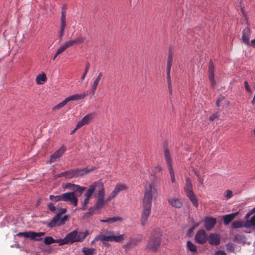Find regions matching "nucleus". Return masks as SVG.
Masks as SVG:
<instances>
[{
  "mask_svg": "<svg viewBox=\"0 0 255 255\" xmlns=\"http://www.w3.org/2000/svg\"><path fill=\"white\" fill-rule=\"evenodd\" d=\"M156 192V189L152 184H150L148 187L145 186V194L143 199L144 209L141 217V222L143 225L151 213L153 194Z\"/></svg>",
  "mask_w": 255,
  "mask_h": 255,
  "instance_id": "f257e3e1",
  "label": "nucleus"
},
{
  "mask_svg": "<svg viewBox=\"0 0 255 255\" xmlns=\"http://www.w3.org/2000/svg\"><path fill=\"white\" fill-rule=\"evenodd\" d=\"M163 232L159 228H155L151 234L147 244L146 249L154 252L158 251L161 243V236Z\"/></svg>",
  "mask_w": 255,
  "mask_h": 255,
  "instance_id": "f03ea898",
  "label": "nucleus"
},
{
  "mask_svg": "<svg viewBox=\"0 0 255 255\" xmlns=\"http://www.w3.org/2000/svg\"><path fill=\"white\" fill-rule=\"evenodd\" d=\"M87 95V94H85V93H83L81 94H74L73 95H71L70 96L66 98L64 101H63L62 102L60 103L58 105L54 106L52 108V110L54 111L57 109H59L63 106H64L68 102H70L71 101H74V100H78L80 99H83L85 98V97Z\"/></svg>",
  "mask_w": 255,
  "mask_h": 255,
  "instance_id": "7ed1b4c3",
  "label": "nucleus"
},
{
  "mask_svg": "<svg viewBox=\"0 0 255 255\" xmlns=\"http://www.w3.org/2000/svg\"><path fill=\"white\" fill-rule=\"evenodd\" d=\"M87 95V94H85V93H83L81 94H74L73 95H71L70 96L66 98L64 101H63L62 102L60 103L58 105L54 106L52 108V110L54 111L57 109H59L63 106H64L68 102H70L71 101H74V100H78L80 99H83L85 98V97Z\"/></svg>",
  "mask_w": 255,
  "mask_h": 255,
  "instance_id": "20e7f679",
  "label": "nucleus"
},
{
  "mask_svg": "<svg viewBox=\"0 0 255 255\" xmlns=\"http://www.w3.org/2000/svg\"><path fill=\"white\" fill-rule=\"evenodd\" d=\"M61 213L57 214L49 223L48 226L50 228L55 227L58 223V225H61L64 224L65 221L67 219V216L64 215L63 218L60 219Z\"/></svg>",
  "mask_w": 255,
  "mask_h": 255,
  "instance_id": "39448f33",
  "label": "nucleus"
},
{
  "mask_svg": "<svg viewBox=\"0 0 255 255\" xmlns=\"http://www.w3.org/2000/svg\"><path fill=\"white\" fill-rule=\"evenodd\" d=\"M208 240L207 234L204 229H200L197 231L195 235V241L200 244L205 243Z\"/></svg>",
  "mask_w": 255,
  "mask_h": 255,
  "instance_id": "423d86ee",
  "label": "nucleus"
},
{
  "mask_svg": "<svg viewBox=\"0 0 255 255\" xmlns=\"http://www.w3.org/2000/svg\"><path fill=\"white\" fill-rule=\"evenodd\" d=\"M63 201L70 202L74 206L77 205L78 199L74 192H67L63 194Z\"/></svg>",
  "mask_w": 255,
  "mask_h": 255,
  "instance_id": "0eeeda50",
  "label": "nucleus"
},
{
  "mask_svg": "<svg viewBox=\"0 0 255 255\" xmlns=\"http://www.w3.org/2000/svg\"><path fill=\"white\" fill-rule=\"evenodd\" d=\"M66 8L62 7L61 11V26L60 30L59 31V41L62 40V38L64 34V29L66 26Z\"/></svg>",
  "mask_w": 255,
  "mask_h": 255,
  "instance_id": "6e6552de",
  "label": "nucleus"
},
{
  "mask_svg": "<svg viewBox=\"0 0 255 255\" xmlns=\"http://www.w3.org/2000/svg\"><path fill=\"white\" fill-rule=\"evenodd\" d=\"M214 70L213 62L212 59H210L208 67V78L213 87H215L216 85V81L214 78Z\"/></svg>",
  "mask_w": 255,
  "mask_h": 255,
  "instance_id": "1a4fd4ad",
  "label": "nucleus"
},
{
  "mask_svg": "<svg viewBox=\"0 0 255 255\" xmlns=\"http://www.w3.org/2000/svg\"><path fill=\"white\" fill-rule=\"evenodd\" d=\"M66 147L63 145L58 150L50 156L49 162L52 163L60 158L66 151Z\"/></svg>",
  "mask_w": 255,
  "mask_h": 255,
  "instance_id": "9d476101",
  "label": "nucleus"
},
{
  "mask_svg": "<svg viewBox=\"0 0 255 255\" xmlns=\"http://www.w3.org/2000/svg\"><path fill=\"white\" fill-rule=\"evenodd\" d=\"M216 223V219L212 217H206L204 220V227L207 231L211 230Z\"/></svg>",
  "mask_w": 255,
  "mask_h": 255,
  "instance_id": "9b49d317",
  "label": "nucleus"
},
{
  "mask_svg": "<svg viewBox=\"0 0 255 255\" xmlns=\"http://www.w3.org/2000/svg\"><path fill=\"white\" fill-rule=\"evenodd\" d=\"M127 188L125 185L118 184L116 186L114 190L113 191L111 195L107 198L106 202L110 201L111 199L114 198L117 194L121 191L125 190Z\"/></svg>",
  "mask_w": 255,
  "mask_h": 255,
  "instance_id": "f8f14e48",
  "label": "nucleus"
},
{
  "mask_svg": "<svg viewBox=\"0 0 255 255\" xmlns=\"http://www.w3.org/2000/svg\"><path fill=\"white\" fill-rule=\"evenodd\" d=\"M209 243L211 245H218L220 243V237L216 233L210 234L208 238Z\"/></svg>",
  "mask_w": 255,
  "mask_h": 255,
  "instance_id": "ddd939ff",
  "label": "nucleus"
},
{
  "mask_svg": "<svg viewBox=\"0 0 255 255\" xmlns=\"http://www.w3.org/2000/svg\"><path fill=\"white\" fill-rule=\"evenodd\" d=\"M96 169L95 167H92L91 168L88 169L87 167H85L84 168H75L74 169L76 177L78 176H83L84 174H87L89 172H90Z\"/></svg>",
  "mask_w": 255,
  "mask_h": 255,
  "instance_id": "4468645a",
  "label": "nucleus"
},
{
  "mask_svg": "<svg viewBox=\"0 0 255 255\" xmlns=\"http://www.w3.org/2000/svg\"><path fill=\"white\" fill-rule=\"evenodd\" d=\"M239 214V213L238 211L224 216L223 217L224 224L226 225L229 224Z\"/></svg>",
  "mask_w": 255,
  "mask_h": 255,
  "instance_id": "2eb2a0df",
  "label": "nucleus"
},
{
  "mask_svg": "<svg viewBox=\"0 0 255 255\" xmlns=\"http://www.w3.org/2000/svg\"><path fill=\"white\" fill-rule=\"evenodd\" d=\"M84 38L82 36L80 35L73 40H68L66 42L68 44L69 47H70L74 45H78L79 44L83 43L84 42Z\"/></svg>",
  "mask_w": 255,
  "mask_h": 255,
  "instance_id": "dca6fc26",
  "label": "nucleus"
},
{
  "mask_svg": "<svg viewBox=\"0 0 255 255\" xmlns=\"http://www.w3.org/2000/svg\"><path fill=\"white\" fill-rule=\"evenodd\" d=\"M77 231H74L68 234L65 237L67 244H72L75 242H77L76 239Z\"/></svg>",
  "mask_w": 255,
  "mask_h": 255,
  "instance_id": "f3484780",
  "label": "nucleus"
},
{
  "mask_svg": "<svg viewBox=\"0 0 255 255\" xmlns=\"http://www.w3.org/2000/svg\"><path fill=\"white\" fill-rule=\"evenodd\" d=\"M168 202L170 205L176 208H180L183 206L182 201L179 198L169 199Z\"/></svg>",
  "mask_w": 255,
  "mask_h": 255,
  "instance_id": "a211bd4d",
  "label": "nucleus"
},
{
  "mask_svg": "<svg viewBox=\"0 0 255 255\" xmlns=\"http://www.w3.org/2000/svg\"><path fill=\"white\" fill-rule=\"evenodd\" d=\"M250 33V28L248 27L245 28L242 32V40L243 42L246 44L249 45V35Z\"/></svg>",
  "mask_w": 255,
  "mask_h": 255,
  "instance_id": "6ab92c4d",
  "label": "nucleus"
},
{
  "mask_svg": "<svg viewBox=\"0 0 255 255\" xmlns=\"http://www.w3.org/2000/svg\"><path fill=\"white\" fill-rule=\"evenodd\" d=\"M186 194L194 206L197 207L198 206V199L196 198L193 191L186 193Z\"/></svg>",
  "mask_w": 255,
  "mask_h": 255,
  "instance_id": "aec40b11",
  "label": "nucleus"
},
{
  "mask_svg": "<svg viewBox=\"0 0 255 255\" xmlns=\"http://www.w3.org/2000/svg\"><path fill=\"white\" fill-rule=\"evenodd\" d=\"M47 80V77L45 73L42 72L38 74L36 78V81L38 84H42Z\"/></svg>",
  "mask_w": 255,
  "mask_h": 255,
  "instance_id": "412c9836",
  "label": "nucleus"
},
{
  "mask_svg": "<svg viewBox=\"0 0 255 255\" xmlns=\"http://www.w3.org/2000/svg\"><path fill=\"white\" fill-rule=\"evenodd\" d=\"M171 69V68L167 67V79L168 86V89L169 90V93H170V95H172V88L171 80V76H170Z\"/></svg>",
  "mask_w": 255,
  "mask_h": 255,
  "instance_id": "4be33fe9",
  "label": "nucleus"
},
{
  "mask_svg": "<svg viewBox=\"0 0 255 255\" xmlns=\"http://www.w3.org/2000/svg\"><path fill=\"white\" fill-rule=\"evenodd\" d=\"M165 157L167 163L168 164V167H172V158L170 154L169 150L167 148L164 151Z\"/></svg>",
  "mask_w": 255,
  "mask_h": 255,
  "instance_id": "5701e85b",
  "label": "nucleus"
},
{
  "mask_svg": "<svg viewBox=\"0 0 255 255\" xmlns=\"http://www.w3.org/2000/svg\"><path fill=\"white\" fill-rule=\"evenodd\" d=\"M244 227L248 228L253 227L255 229V214L252 217L250 220H247L245 222Z\"/></svg>",
  "mask_w": 255,
  "mask_h": 255,
  "instance_id": "b1692460",
  "label": "nucleus"
},
{
  "mask_svg": "<svg viewBox=\"0 0 255 255\" xmlns=\"http://www.w3.org/2000/svg\"><path fill=\"white\" fill-rule=\"evenodd\" d=\"M91 118V116L89 114L86 115L84 116L81 120L79 121L78 122V126H83V125L88 124Z\"/></svg>",
  "mask_w": 255,
  "mask_h": 255,
  "instance_id": "393cba45",
  "label": "nucleus"
},
{
  "mask_svg": "<svg viewBox=\"0 0 255 255\" xmlns=\"http://www.w3.org/2000/svg\"><path fill=\"white\" fill-rule=\"evenodd\" d=\"M184 191L185 193L193 191L192 184L191 180L188 177L186 179V186L184 187Z\"/></svg>",
  "mask_w": 255,
  "mask_h": 255,
  "instance_id": "a878e982",
  "label": "nucleus"
},
{
  "mask_svg": "<svg viewBox=\"0 0 255 255\" xmlns=\"http://www.w3.org/2000/svg\"><path fill=\"white\" fill-rule=\"evenodd\" d=\"M124 240L123 235H120L119 236L110 235V241H114L118 243L122 242Z\"/></svg>",
  "mask_w": 255,
  "mask_h": 255,
  "instance_id": "bb28decb",
  "label": "nucleus"
},
{
  "mask_svg": "<svg viewBox=\"0 0 255 255\" xmlns=\"http://www.w3.org/2000/svg\"><path fill=\"white\" fill-rule=\"evenodd\" d=\"M96 186H97V184L95 183L94 184L91 185L89 186V189L87 190V191L85 194V196H86V198L90 199V198L92 196V194L94 192Z\"/></svg>",
  "mask_w": 255,
  "mask_h": 255,
  "instance_id": "cd10ccee",
  "label": "nucleus"
},
{
  "mask_svg": "<svg viewBox=\"0 0 255 255\" xmlns=\"http://www.w3.org/2000/svg\"><path fill=\"white\" fill-rule=\"evenodd\" d=\"M122 220H123V219L122 217H115L110 218L107 220H102L101 221L102 222H104V223H112V222H115L117 221H122Z\"/></svg>",
  "mask_w": 255,
  "mask_h": 255,
  "instance_id": "c85d7f7f",
  "label": "nucleus"
},
{
  "mask_svg": "<svg viewBox=\"0 0 255 255\" xmlns=\"http://www.w3.org/2000/svg\"><path fill=\"white\" fill-rule=\"evenodd\" d=\"M231 226L233 228H240L244 227V223L242 221H235L232 223Z\"/></svg>",
  "mask_w": 255,
  "mask_h": 255,
  "instance_id": "c756f323",
  "label": "nucleus"
},
{
  "mask_svg": "<svg viewBox=\"0 0 255 255\" xmlns=\"http://www.w3.org/2000/svg\"><path fill=\"white\" fill-rule=\"evenodd\" d=\"M88 232L87 231L85 232H80L78 234L77 233L76 235V239H77V242H80L82 241L84 238L86 237V236L88 235Z\"/></svg>",
  "mask_w": 255,
  "mask_h": 255,
  "instance_id": "7c9ffc66",
  "label": "nucleus"
},
{
  "mask_svg": "<svg viewBox=\"0 0 255 255\" xmlns=\"http://www.w3.org/2000/svg\"><path fill=\"white\" fill-rule=\"evenodd\" d=\"M102 76V73L101 72H100L99 74L97 77L96 78V79H95V80L94 81V82L93 84V85H92L93 93H94V92L96 89V87H97V86L98 84V83H99L100 80L101 79Z\"/></svg>",
  "mask_w": 255,
  "mask_h": 255,
  "instance_id": "2f4dec72",
  "label": "nucleus"
},
{
  "mask_svg": "<svg viewBox=\"0 0 255 255\" xmlns=\"http://www.w3.org/2000/svg\"><path fill=\"white\" fill-rule=\"evenodd\" d=\"M45 234V232H35L32 231V240L35 241H40L42 239V238H36L37 237H41V236L44 235Z\"/></svg>",
  "mask_w": 255,
  "mask_h": 255,
  "instance_id": "473e14b6",
  "label": "nucleus"
},
{
  "mask_svg": "<svg viewBox=\"0 0 255 255\" xmlns=\"http://www.w3.org/2000/svg\"><path fill=\"white\" fill-rule=\"evenodd\" d=\"M104 202H105L104 199L98 198L97 202L95 205L94 208L97 210H99V209L102 208L104 205Z\"/></svg>",
  "mask_w": 255,
  "mask_h": 255,
  "instance_id": "72a5a7b5",
  "label": "nucleus"
},
{
  "mask_svg": "<svg viewBox=\"0 0 255 255\" xmlns=\"http://www.w3.org/2000/svg\"><path fill=\"white\" fill-rule=\"evenodd\" d=\"M63 194L61 195H57V196L50 195L49 196V199L51 201L55 202H57L61 201H63Z\"/></svg>",
  "mask_w": 255,
  "mask_h": 255,
  "instance_id": "f704fd0d",
  "label": "nucleus"
},
{
  "mask_svg": "<svg viewBox=\"0 0 255 255\" xmlns=\"http://www.w3.org/2000/svg\"><path fill=\"white\" fill-rule=\"evenodd\" d=\"M32 231L25 232H19L17 235L18 236H23L25 238H30L32 240Z\"/></svg>",
  "mask_w": 255,
  "mask_h": 255,
  "instance_id": "c9c22d12",
  "label": "nucleus"
},
{
  "mask_svg": "<svg viewBox=\"0 0 255 255\" xmlns=\"http://www.w3.org/2000/svg\"><path fill=\"white\" fill-rule=\"evenodd\" d=\"M68 48H69V46L66 42H65L58 49L56 52L57 54H60Z\"/></svg>",
  "mask_w": 255,
  "mask_h": 255,
  "instance_id": "e433bc0d",
  "label": "nucleus"
},
{
  "mask_svg": "<svg viewBox=\"0 0 255 255\" xmlns=\"http://www.w3.org/2000/svg\"><path fill=\"white\" fill-rule=\"evenodd\" d=\"M187 245L190 251L192 252H197V246L193 244L191 241H188Z\"/></svg>",
  "mask_w": 255,
  "mask_h": 255,
  "instance_id": "4c0bfd02",
  "label": "nucleus"
},
{
  "mask_svg": "<svg viewBox=\"0 0 255 255\" xmlns=\"http://www.w3.org/2000/svg\"><path fill=\"white\" fill-rule=\"evenodd\" d=\"M95 240H99L101 241H110V235L106 236V235H99L98 236L96 237Z\"/></svg>",
  "mask_w": 255,
  "mask_h": 255,
  "instance_id": "58836bf2",
  "label": "nucleus"
},
{
  "mask_svg": "<svg viewBox=\"0 0 255 255\" xmlns=\"http://www.w3.org/2000/svg\"><path fill=\"white\" fill-rule=\"evenodd\" d=\"M74 177H76V175L74 169L66 171V178L71 179Z\"/></svg>",
  "mask_w": 255,
  "mask_h": 255,
  "instance_id": "ea45409f",
  "label": "nucleus"
},
{
  "mask_svg": "<svg viewBox=\"0 0 255 255\" xmlns=\"http://www.w3.org/2000/svg\"><path fill=\"white\" fill-rule=\"evenodd\" d=\"M95 209H96L94 207V208H92V207L90 208L89 209V211L84 213V214L83 215V218H88L89 217H90L91 216H92L94 213Z\"/></svg>",
  "mask_w": 255,
  "mask_h": 255,
  "instance_id": "a19ab883",
  "label": "nucleus"
},
{
  "mask_svg": "<svg viewBox=\"0 0 255 255\" xmlns=\"http://www.w3.org/2000/svg\"><path fill=\"white\" fill-rule=\"evenodd\" d=\"M82 251L84 253V255H92L94 253V249L93 248L87 249L84 247Z\"/></svg>",
  "mask_w": 255,
  "mask_h": 255,
  "instance_id": "79ce46f5",
  "label": "nucleus"
},
{
  "mask_svg": "<svg viewBox=\"0 0 255 255\" xmlns=\"http://www.w3.org/2000/svg\"><path fill=\"white\" fill-rule=\"evenodd\" d=\"M44 242L46 245H49L55 243V239L51 236H47L45 238Z\"/></svg>",
  "mask_w": 255,
  "mask_h": 255,
  "instance_id": "37998d69",
  "label": "nucleus"
},
{
  "mask_svg": "<svg viewBox=\"0 0 255 255\" xmlns=\"http://www.w3.org/2000/svg\"><path fill=\"white\" fill-rule=\"evenodd\" d=\"M173 55L171 53H169L168 54V59H167V67L171 68L172 67V61Z\"/></svg>",
  "mask_w": 255,
  "mask_h": 255,
  "instance_id": "c03bdc74",
  "label": "nucleus"
},
{
  "mask_svg": "<svg viewBox=\"0 0 255 255\" xmlns=\"http://www.w3.org/2000/svg\"><path fill=\"white\" fill-rule=\"evenodd\" d=\"M76 185L72 184L71 183H67L62 185V187L64 189H71L75 188Z\"/></svg>",
  "mask_w": 255,
  "mask_h": 255,
  "instance_id": "a18cd8bd",
  "label": "nucleus"
},
{
  "mask_svg": "<svg viewBox=\"0 0 255 255\" xmlns=\"http://www.w3.org/2000/svg\"><path fill=\"white\" fill-rule=\"evenodd\" d=\"M105 192L103 188V186L102 185L101 190L99 191L98 198L104 199Z\"/></svg>",
  "mask_w": 255,
  "mask_h": 255,
  "instance_id": "49530a36",
  "label": "nucleus"
},
{
  "mask_svg": "<svg viewBox=\"0 0 255 255\" xmlns=\"http://www.w3.org/2000/svg\"><path fill=\"white\" fill-rule=\"evenodd\" d=\"M85 189L84 187H81L79 185H76L75 188H72V190L74 191H77L80 193H82L83 191Z\"/></svg>",
  "mask_w": 255,
  "mask_h": 255,
  "instance_id": "de8ad7c7",
  "label": "nucleus"
},
{
  "mask_svg": "<svg viewBox=\"0 0 255 255\" xmlns=\"http://www.w3.org/2000/svg\"><path fill=\"white\" fill-rule=\"evenodd\" d=\"M169 172L171 175V181L172 183H174L175 182L174 172L173 171V167H170L169 168Z\"/></svg>",
  "mask_w": 255,
  "mask_h": 255,
  "instance_id": "09e8293b",
  "label": "nucleus"
},
{
  "mask_svg": "<svg viewBox=\"0 0 255 255\" xmlns=\"http://www.w3.org/2000/svg\"><path fill=\"white\" fill-rule=\"evenodd\" d=\"M48 209L52 211V212H56V207L54 206V204L52 203H49L48 204Z\"/></svg>",
  "mask_w": 255,
  "mask_h": 255,
  "instance_id": "8fccbe9b",
  "label": "nucleus"
},
{
  "mask_svg": "<svg viewBox=\"0 0 255 255\" xmlns=\"http://www.w3.org/2000/svg\"><path fill=\"white\" fill-rule=\"evenodd\" d=\"M55 243H59V245L67 244L65 238L64 239H55Z\"/></svg>",
  "mask_w": 255,
  "mask_h": 255,
  "instance_id": "3c124183",
  "label": "nucleus"
},
{
  "mask_svg": "<svg viewBox=\"0 0 255 255\" xmlns=\"http://www.w3.org/2000/svg\"><path fill=\"white\" fill-rule=\"evenodd\" d=\"M218 117V113L217 112V113L213 114L212 115H211L209 117V119L210 121H213L214 120L217 118Z\"/></svg>",
  "mask_w": 255,
  "mask_h": 255,
  "instance_id": "603ef678",
  "label": "nucleus"
},
{
  "mask_svg": "<svg viewBox=\"0 0 255 255\" xmlns=\"http://www.w3.org/2000/svg\"><path fill=\"white\" fill-rule=\"evenodd\" d=\"M225 99V97L223 96H221L217 100V101H216V106L217 107H219L220 106V102L223 101Z\"/></svg>",
  "mask_w": 255,
  "mask_h": 255,
  "instance_id": "864d4df0",
  "label": "nucleus"
},
{
  "mask_svg": "<svg viewBox=\"0 0 255 255\" xmlns=\"http://www.w3.org/2000/svg\"><path fill=\"white\" fill-rule=\"evenodd\" d=\"M89 198H86L85 199L84 203H83V207L81 208L82 210H85V209L87 207V205L89 203Z\"/></svg>",
  "mask_w": 255,
  "mask_h": 255,
  "instance_id": "5fc2aeb1",
  "label": "nucleus"
},
{
  "mask_svg": "<svg viewBox=\"0 0 255 255\" xmlns=\"http://www.w3.org/2000/svg\"><path fill=\"white\" fill-rule=\"evenodd\" d=\"M244 85H245V89L248 92H251V89L250 87V86L249 85V84L248 83V82L247 81H245L244 82Z\"/></svg>",
  "mask_w": 255,
  "mask_h": 255,
  "instance_id": "6e6d98bb",
  "label": "nucleus"
},
{
  "mask_svg": "<svg viewBox=\"0 0 255 255\" xmlns=\"http://www.w3.org/2000/svg\"><path fill=\"white\" fill-rule=\"evenodd\" d=\"M232 191L230 190H227L225 197L227 198H230L232 197Z\"/></svg>",
  "mask_w": 255,
  "mask_h": 255,
  "instance_id": "4d7b16f0",
  "label": "nucleus"
},
{
  "mask_svg": "<svg viewBox=\"0 0 255 255\" xmlns=\"http://www.w3.org/2000/svg\"><path fill=\"white\" fill-rule=\"evenodd\" d=\"M215 255H227L226 253L223 250H218L215 253Z\"/></svg>",
  "mask_w": 255,
  "mask_h": 255,
  "instance_id": "13d9d810",
  "label": "nucleus"
},
{
  "mask_svg": "<svg viewBox=\"0 0 255 255\" xmlns=\"http://www.w3.org/2000/svg\"><path fill=\"white\" fill-rule=\"evenodd\" d=\"M199 224H195V225H193V226L190 228L188 230L189 233H192L193 230L199 226Z\"/></svg>",
  "mask_w": 255,
  "mask_h": 255,
  "instance_id": "bf43d9fd",
  "label": "nucleus"
},
{
  "mask_svg": "<svg viewBox=\"0 0 255 255\" xmlns=\"http://www.w3.org/2000/svg\"><path fill=\"white\" fill-rule=\"evenodd\" d=\"M81 127V126H78V124H77V125L76 126L75 128H74V129L71 131V134H73L74 133H75V132L79 128H80Z\"/></svg>",
  "mask_w": 255,
  "mask_h": 255,
  "instance_id": "052dcab7",
  "label": "nucleus"
},
{
  "mask_svg": "<svg viewBox=\"0 0 255 255\" xmlns=\"http://www.w3.org/2000/svg\"><path fill=\"white\" fill-rule=\"evenodd\" d=\"M90 63L89 62H87V63L86 64L85 71H86L88 72L89 69L90 68Z\"/></svg>",
  "mask_w": 255,
  "mask_h": 255,
  "instance_id": "680f3d73",
  "label": "nucleus"
},
{
  "mask_svg": "<svg viewBox=\"0 0 255 255\" xmlns=\"http://www.w3.org/2000/svg\"><path fill=\"white\" fill-rule=\"evenodd\" d=\"M62 176H64V177H65L66 178V171L64 172H62V173H61L60 174H59L58 175V177H62Z\"/></svg>",
  "mask_w": 255,
  "mask_h": 255,
  "instance_id": "e2e57ef3",
  "label": "nucleus"
},
{
  "mask_svg": "<svg viewBox=\"0 0 255 255\" xmlns=\"http://www.w3.org/2000/svg\"><path fill=\"white\" fill-rule=\"evenodd\" d=\"M87 73V72H86V71H84V73H83V74L82 75V77H81V78H82V80L84 79V78H85V76H86V75Z\"/></svg>",
  "mask_w": 255,
  "mask_h": 255,
  "instance_id": "0e129e2a",
  "label": "nucleus"
},
{
  "mask_svg": "<svg viewBox=\"0 0 255 255\" xmlns=\"http://www.w3.org/2000/svg\"><path fill=\"white\" fill-rule=\"evenodd\" d=\"M252 104L253 105H255V94H254L253 99V100L252 101Z\"/></svg>",
  "mask_w": 255,
  "mask_h": 255,
  "instance_id": "69168bd1",
  "label": "nucleus"
},
{
  "mask_svg": "<svg viewBox=\"0 0 255 255\" xmlns=\"http://www.w3.org/2000/svg\"><path fill=\"white\" fill-rule=\"evenodd\" d=\"M252 214L250 213V212H248V213H247V214L245 216V219H247L249 218V217Z\"/></svg>",
  "mask_w": 255,
  "mask_h": 255,
  "instance_id": "338daca9",
  "label": "nucleus"
},
{
  "mask_svg": "<svg viewBox=\"0 0 255 255\" xmlns=\"http://www.w3.org/2000/svg\"><path fill=\"white\" fill-rule=\"evenodd\" d=\"M251 44L252 45H253L254 46H255V39H253L251 41Z\"/></svg>",
  "mask_w": 255,
  "mask_h": 255,
  "instance_id": "774afa93",
  "label": "nucleus"
}]
</instances>
